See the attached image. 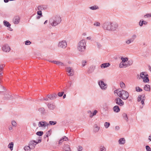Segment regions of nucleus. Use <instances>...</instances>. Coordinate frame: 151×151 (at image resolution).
Here are the masks:
<instances>
[{"instance_id": "obj_1", "label": "nucleus", "mask_w": 151, "mask_h": 151, "mask_svg": "<svg viewBox=\"0 0 151 151\" xmlns=\"http://www.w3.org/2000/svg\"><path fill=\"white\" fill-rule=\"evenodd\" d=\"M114 93H116L120 98L124 100L127 99L129 96L128 92L124 90H121L120 89H118L115 90Z\"/></svg>"}, {"instance_id": "obj_2", "label": "nucleus", "mask_w": 151, "mask_h": 151, "mask_svg": "<svg viewBox=\"0 0 151 151\" xmlns=\"http://www.w3.org/2000/svg\"><path fill=\"white\" fill-rule=\"evenodd\" d=\"M61 21V17L59 16H56L55 17L50 18L49 23L53 26H55L59 24Z\"/></svg>"}, {"instance_id": "obj_3", "label": "nucleus", "mask_w": 151, "mask_h": 151, "mask_svg": "<svg viewBox=\"0 0 151 151\" xmlns=\"http://www.w3.org/2000/svg\"><path fill=\"white\" fill-rule=\"evenodd\" d=\"M86 42L85 40H81L78 43L77 46L78 50L81 52H84L86 49Z\"/></svg>"}, {"instance_id": "obj_4", "label": "nucleus", "mask_w": 151, "mask_h": 151, "mask_svg": "<svg viewBox=\"0 0 151 151\" xmlns=\"http://www.w3.org/2000/svg\"><path fill=\"white\" fill-rule=\"evenodd\" d=\"M140 78L142 79L144 82H148L149 81L148 75L146 72H143L140 73L139 79Z\"/></svg>"}, {"instance_id": "obj_5", "label": "nucleus", "mask_w": 151, "mask_h": 151, "mask_svg": "<svg viewBox=\"0 0 151 151\" xmlns=\"http://www.w3.org/2000/svg\"><path fill=\"white\" fill-rule=\"evenodd\" d=\"M111 22H106L104 23L103 24L102 27L104 30H110Z\"/></svg>"}, {"instance_id": "obj_6", "label": "nucleus", "mask_w": 151, "mask_h": 151, "mask_svg": "<svg viewBox=\"0 0 151 151\" xmlns=\"http://www.w3.org/2000/svg\"><path fill=\"white\" fill-rule=\"evenodd\" d=\"M66 71L68 73V76H72L74 75V71L73 68L71 67H68L65 68Z\"/></svg>"}, {"instance_id": "obj_7", "label": "nucleus", "mask_w": 151, "mask_h": 151, "mask_svg": "<svg viewBox=\"0 0 151 151\" xmlns=\"http://www.w3.org/2000/svg\"><path fill=\"white\" fill-rule=\"evenodd\" d=\"M58 46L59 48L64 49L67 46V42L65 40L61 41L59 42Z\"/></svg>"}, {"instance_id": "obj_8", "label": "nucleus", "mask_w": 151, "mask_h": 151, "mask_svg": "<svg viewBox=\"0 0 151 151\" xmlns=\"http://www.w3.org/2000/svg\"><path fill=\"white\" fill-rule=\"evenodd\" d=\"M118 25L117 23L115 22H111L110 31H114L117 29Z\"/></svg>"}, {"instance_id": "obj_9", "label": "nucleus", "mask_w": 151, "mask_h": 151, "mask_svg": "<svg viewBox=\"0 0 151 151\" xmlns=\"http://www.w3.org/2000/svg\"><path fill=\"white\" fill-rule=\"evenodd\" d=\"M145 99V95H139L137 101L139 102H141L142 105L145 104L144 101Z\"/></svg>"}, {"instance_id": "obj_10", "label": "nucleus", "mask_w": 151, "mask_h": 151, "mask_svg": "<svg viewBox=\"0 0 151 151\" xmlns=\"http://www.w3.org/2000/svg\"><path fill=\"white\" fill-rule=\"evenodd\" d=\"M2 49L3 51L5 52H9L11 50L10 47L7 44H6L3 45Z\"/></svg>"}, {"instance_id": "obj_11", "label": "nucleus", "mask_w": 151, "mask_h": 151, "mask_svg": "<svg viewBox=\"0 0 151 151\" xmlns=\"http://www.w3.org/2000/svg\"><path fill=\"white\" fill-rule=\"evenodd\" d=\"M49 125V124L45 121H40L39 122L38 126L39 127H45Z\"/></svg>"}, {"instance_id": "obj_12", "label": "nucleus", "mask_w": 151, "mask_h": 151, "mask_svg": "<svg viewBox=\"0 0 151 151\" xmlns=\"http://www.w3.org/2000/svg\"><path fill=\"white\" fill-rule=\"evenodd\" d=\"M116 103L120 106H123L124 105V102L120 98H117L115 99Z\"/></svg>"}, {"instance_id": "obj_13", "label": "nucleus", "mask_w": 151, "mask_h": 151, "mask_svg": "<svg viewBox=\"0 0 151 151\" xmlns=\"http://www.w3.org/2000/svg\"><path fill=\"white\" fill-rule=\"evenodd\" d=\"M100 129V127L99 125H98L97 124H95L93 127V131L95 133L98 132Z\"/></svg>"}, {"instance_id": "obj_14", "label": "nucleus", "mask_w": 151, "mask_h": 151, "mask_svg": "<svg viewBox=\"0 0 151 151\" xmlns=\"http://www.w3.org/2000/svg\"><path fill=\"white\" fill-rule=\"evenodd\" d=\"M38 143L35 140L31 141L29 143V145L31 147L32 149L34 148L36 145Z\"/></svg>"}, {"instance_id": "obj_15", "label": "nucleus", "mask_w": 151, "mask_h": 151, "mask_svg": "<svg viewBox=\"0 0 151 151\" xmlns=\"http://www.w3.org/2000/svg\"><path fill=\"white\" fill-rule=\"evenodd\" d=\"M20 19V18L19 16H16L14 18L13 21L15 24H17L19 22Z\"/></svg>"}, {"instance_id": "obj_16", "label": "nucleus", "mask_w": 151, "mask_h": 151, "mask_svg": "<svg viewBox=\"0 0 151 151\" xmlns=\"http://www.w3.org/2000/svg\"><path fill=\"white\" fill-rule=\"evenodd\" d=\"M37 8L38 10L42 11V10L46 9L47 8V6L43 5H40L37 6Z\"/></svg>"}, {"instance_id": "obj_17", "label": "nucleus", "mask_w": 151, "mask_h": 151, "mask_svg": "<svg viewBox=\"0 0 151 151\" xmlns=\"http://www.w3.org/2000/svg\"><path fill=\"white\" fill-rule=\"evenodd\" d=\"M125 139L124 138H120L118 141L119 144L120 145H124L125 143Z\"/></svg>"}, {"instance_id": "obj_18", "label": "nucleus", "mask_w": 151, "mask_h": 151, "mask_svg": "<svg viewBox=\"0 0 151 151\" xmlns=\"http://www.w3.org/2000/svg\"><path fill=\"white\" fill-rule=\"evenodd\" d=\"M47 106L49 109L50 110H53L55 108V105L49 103L47 104Z\"/></svg>"}, {"instance_id": "obj_19", "label": "nucleus", "mask_w": 151, "mask_h": 151, "mask_svg": "<svg viewBox=\"0 0 151 151\" xmlns=\"http://www.w3.org/2000/svg\"><path fill=\"white\" fill-rule=\"evenodd\" d=\"M57 95L56 94H54L52 95H48L47 97L51 100H53L56 98Z\"/></svg>"}, {"instance_id": "obj_20", "label": "nucleus", "mask_w": 151, "mask_h": 151, "mask_svg": "<svg viewBox=\"0 0 151 151\" xmlns=\"http://www.w3.org/2000/svg\"><path fill=\"white\" fill-rule=\"evenodd\" d=\"M110 65L109 63H105L102 64L101 65V68H105L109 67Z\"/></svg>"}, {"instance_id": "obj_21", "label": "nucleus", "mask_w": 151, "mask_h": 151, "mask_svg": "<svg viewBox=\"0 0 151 151\" xmlns=\"http://www.w3.org/2000/svg\"><path fill=\"white\" fill-rule=\"evenodd\" d=\"M114 111L116 113H118L120 111V109L117 106H115L113 108Z\"/></svg>"}, {"instance_id": "obj_22", "label": "nucleus", "mask_w": 151, "mask_h": 151, "mask_svg": "<svg viewBox=\"0 0 151 151\" xmlns=\"http://www.w3.org/2000/svg\"><path fill=\"white\" fill-rule=\"evenodd\" d=\"M144 89L146 91H150L151 89L150 86H145Z\"/></svg>"}, {"instance_id": "obj_23", "label": "nucleus", "mask_w": 151, "mask_h": 151, "mask_svg": "<svg viewBox=\"0 0 151 151\" xmlns=\"http://www.w3.org/2000/svg\"><path fill=\"white\" fill-rule=\"evenodd\" d=\"M14 146V143L11 142L9 143L8 145V147L11 150H12L13 149V147Z\"/></svg>"}, {"instance_id": "obj_24", "label": "nucleus", "mask_w": 151, "mask_h": 151, "mask_svg": "<svg viewBox=\"0 0 151 151\" xmlns=\"http://www.w3.org/2000/svg\"><path fill=\"white\" fill-rule=\"evenodd\" d=\"M104 126L106 129H107L110 126V124L109 122H106L104 123Z\"/></svg>"}, {"instance_id": "obj_25", "label": "nucleus", "mask_w": 151, "mask_h": 151, "mask_svg": "<svg viewBox=\"0 0 151 151\" xmlns=\"http://www.w3.org/2000/svg\"><path fill=\"white\" fill-rule=\"evenodd\" d=\"M4 25L7 27H10L11 26L10 24L8 22L6 21H4L3 22Z\"/></svg>"}, {"instance_id": "obj_26", "label": "nucleus", "mask_w": 151, "mask_h": 151, "mask_svg": "<svg viewBox=\"0 0 151 151\" xmlns=\"http://www.w3.org/2000/svg\"><path fill=\"white\" fill-rule=\"evenodd\" d=\"M122 116L123 118L127 122L128 120V119L127 116V115L125 113H123L122 114Z\"/></svg>"}, {"instance_id": "obj_27", "label": "nucleus", "mask_w": 151, "mask_h": 151, "mask_svg": "<svg viewBox=\"0 0 151 151\" xmlns=\"http://www.w3.org/2000/svg\"><path fill=\"white\" fill-rule=\"evenodd\" d=\"M106 148L103 146H101L99 148V151H106Z\"/></svg>"}, {"instance_id": "obj_28", "label": "nucleus", "mask_w": 151, "mask_h": 151, "mask_svg": "<svg viewBox=\"0 0 151 151\" xmlns=\"http://www.w3.org/2000/svg\"><path fill=\"white\" fill-rule=\"evenodd\" d=\"M98 111L97 110H95L93 113H91L90 115V117H92L93 116L95 115L97 113Z\"/></svg>"}, {"instance_id": "obj_29", "label": "nucleus", "mask_w": 151, "mask_h": 151, "mask_svg": "<svg viewBox=\"0 0 151 151\" xmlns=\"http://www.w3.org/2000/svg\"><path fill=\"white\" fill-rule=\"evenodd\" d=\"M127 64H126L123 63L121 62L119 64V67L120 68H122L125 66H126L125 67H126L127 66Z\"/></svg>"}, {"instance_id": "obj_30", "label": "nucleus", "mask_w": 151, "mask_h": 151, "mask_svg": "<svg viewBox=\"0 0 151 151\" xmlns=\"http://www.w3.org/2000/svg\"><path fill=\"white\" fill-rule=\"evenodd\" d=\"M31 148L29 146H26L24 147V149L25 151H30V149Z\"/></svg>"}, {"instance_id": "obj_31", "label": "nucleus", "mask_w": 151, "mask_h": 151, "mask_svg": "<svg viewBox=\"0 0 151 151\" xmlns=\"http://www.w3.org/2000/svg\"><path fill=\"white\" fill-rule=\"evenodd\" d=\"M134 41L131 39H130L126 41V43L128 45L130 44V43L133 42Z\"/></svg>"}, {"instance_id": "obj_32", "label": "nucleus", "mask_w": 151, "mask_h": 151, "mask_svg": "<svg viewBox=\"0 0 151 151\" xmlns=\"http://www.w3.org/2000/svg\"><path fill=\"white\" fill-rule=\"evenodd\" d=\"M121 59L122 60V63H125L128 60V58H124L123 57L121 58Z\"/></svg>"}, {"instance_id": "obj_33", "label": "nucleus", "mask_w": 151, "mask_h": 151, "mask_svg": "<svg viewBox=\"0 0 151 151\" xmlns=\"http://www.w3.org/2000/svg\"><path fill=\"white\" fill-rule=\"evenodd\" d=\"M36 134L39 136H41L43 134V132L42 131H38L37 132Z\"/></svg>"}, {"instance_id": "obj_34", "label": "nucleus", "mask_w": 151, "mask_h": 151, "mask_svg": "<svg viewBox=\"0 0 151 151\" xmlns=\"http://www.w3.org/2000/svg\"><path fill=\"white\" fill-rule=\"evenodd\" d=\"M90 8L93 10H95L96 9H98L99 7L98 6H91L90 7Z\"/></svg>"}, {"instance_id": "obj_35", "label": "nucleus", "mask_w": 151, "mask_h": 151, "mask_svg": "<svg viewBox=\"0 0 151 151\" xmlns=\"http://www.w3.org/2000/svg\"><path fill=\"white\" fill-rule=\"evenodd\" d=\"M55 63H57L56 64L58 65H60V66H64V64L60 62L57 61V62H55Z\"/></svg>"}, {"instance_id": "obj_36", "label": "nucleus", "mask_w": 151, "mask_h": 151, "mask_svg": "<svg viewBox=\"0 0 151 151\" xmlns=\"http://www.w3.org/2000/svg\"><path fill=\"white\" fill-rule=\"evenodd\" d=\"M12 125L14 127H15L17 126V123L16 122L14 121L13 120L12 121Z\"/></svg>"}, {"instance_id": "obj_37", "label": "nucleus", "mask_w": 151, "mask_h": 151, "mask_svg": "<svg viewBox=\"0 0 151 151\" xmlns=\"http://www.w3.org/2000/svg\"><path fill=\"white\" fill-rule=\"evenodd\" d=\"M100 88L103 90H105L107 88L106 86H99Z\"/></svg>"}, {"instance_id": "obj_38", "label": "nucleus", "mask_w": 151, "mask_h": 151, "mask_svg": "<svg viewBox=\"0 0 151 151\" xmlns=\"http://www.w3.org/2000/svg\"><path fill=\"white\" fill-rule=\"evenodd\" d=\"M93 25L96 27H99L100 26V23L99 22H96L93 24Z\"/></svg>"}, {"instance_id": "obj_39", "label": "nucleus", "mask_w": 151, "mask_h": 151, "mask_svg": "<svg viewBox=\"0 0 151 151\" xmlns=\"http://www.w3.org/2000/svg\"><path fill=\"white\" fill-rule=\"evenodd\" d=\"M57 122L55 121H50L49 124L51 125H54L56 124Z\"/></svg>"}, {"instance_id": "obj_40", "label": "nucleus", "mask_w": 151, "mask_h": 151, "mask_svg": "<svg viewBox=\"0 0 151 151\" xmlns=\"http://www.w3.org/2000/svg\"><path fill=\"white\" fill-rule=\"evenodd\" d=\"M136 91L137 92L141 91H142V89L140 88L139 87H137L136 88Z\"/></svg>"}, {"instance_id": "obj_41", "label": "nucleus", "mask_w": 151, "mask_h": 151, "mask_svg": "<svg viewBox=\"0 0 151 151\" xmlns=\"http://www.w3.org/2000/svg\"><path fill=\"white\" fill-rule=\"evenodd\" d=\"M99 85H106L102 81H100L98 83Z\"/></svg>"}, {"instance_id": "obj_42", "label": "nucleus", "mask_w": 151, "mask_h": 151, "mask_svg": "<svg viewBox=\"0 0 151 151\" xmlns=\"http://www.w3.org/2000/svg\"><path fill=\"white\" fill-rule=\"evenodd\" d=\"M146 149L147 151H151V149L150 147L148 145L146 146Z\"/></svg>"}, {"instance_id": "obj_43", "label": "nucleus", "mask_w": 151, "mask_h": 151, "mask_svg": "<svg viewBox=\"0 0 151 151\" xmlns=\"http://www.w3.org/2000/svg\"><path fill=\"white\" fill-rule=\"evenodd\" d=\"M37 14L38 15L40 16L41 17H42V13L41 11L38 10L37 12Z\"/></svg>"}, {"instance_id": "obj_44", "label": "nucleus", "mask_w": 151, "mask_h": 151, "mask_svg": "<svg viewBox=\"0 0 151 151\" xmlns=\"http://www.w3.org/2000/svg\"><path fill=\"white\" fill-rule=\"evenodd\" d=\"M63 140L65 141H67L68 140V139L67 137L65 136H63L62 138Z\"/></svg>"}, {"instance_id": "obj_45", "label": "nucleus", "mask_w": 151, "mask_h": 151, "mask_svg": "<svg viewBox=\"0 0 151 151\" xmlns=\"http://www.w3.org/2000/svg\"><path fill=\"white\" fill-rule=\"evenodd\" d=\"M64 93V92H59L58 94V96L60 97H61L63 95Z\"/></svg>"}, {"instance_id": "obj_46", "label": "nucleus", "mask_w": 151, "mask_h": 151, "mask_svg": "<svg viewBox=\"0 0 151 151\" xmlns=\"http://www.w3.org/2000/svg\"><path fill=\"white\" fill-rule=\"evenodd\" d=\"M137 37V36L135 35H133L131 38L133 41Z\"/></svg>"}, {"instance_id": "obj_47", "label": "nucleus", "mask_w": 151, "mask_h": 151, "mask_svg": "<svg viewBox=\"0 0 151 151\" xmlns=\"http://www.w3.org/2000/svg\"><path fill=\"white\" fill-rule=\"evenodd\" d=\"M104 109H108V106L107 104L106 103H104Z\"/></svg>"}, {"instance_id": "obj_48", "label": "nucleus", "mask_w": 151, "mask_h": 151, "mask_svg": "<svg viewBox=\"0 0 151 151\" xmlns=\"http://www.w3.org/2000/svg\"><path fill=\"white\" fill-rule=\"evenodd\" d=\"M31 43V42L29 40H27L25 42V44L26 45H30Z\"/></svg>"}, {"instance_id": "obj_49", "label": "nucleus", "mask_w": 151, "mask_h": 151, "mask_svg": "<svg viewBox=\"0 0 151 151\" xmlns=\"http://www.w3.org/2000/svg\"><path fill=\"white\" fill-rule=\"evenodd\" d=\"M83 149V147L81 146H78V151H81Z\"/></svg>"}, {"instance_id": "obj_50", "label": "nucleus", "mask_w": 151, "mask_h": 151, "mask_svg": "<svg viewBox=\"0 0 151 151\" xmlns=\"http://www.w3.org/2000/svg\"><path fill=\"white\" fill-rule=\"evenodd\" d=\"M120 129V127L119 126H117L115 127V130L116 131H118Z\"/></svg>"}, {"instance_id": "obj_51", "label": "nucleus", "mask_w": 151, "mask_h": 151, "mask_svg": "<svg viewBox=\"0 0 151 151\" xmlns=\"http://www.w3.org/2000/svg\"><path fill=\"white\" fill-rule=\"evenodd\" d=\"M144 17L145 18H147L148 17H151L150 16V14L149 13V14H146L145 15Z\"/></svg>"}, {"instance_id": "obj_52", "label": "nucleus", "mask_w": 151, "mask_h": 151, "mask_svg": "<svg viewBox=\"0 0 151 151\" xmlns=\"http://www.w3.org/2000/svg\"><path fill=\"white\" fill-rule=\"evenodd\" d=\"M86 62L85 60H83L82 62V66H84L86 64Z\"/></svg>"}, {"instance_id": "obj_53", "label": "nucleus", "mask_w": 151, "mask_h": 151, "mask_svg": "<svg viewBox=\"0 0 151 151\" xmlns=\"http://www.w3.org/2000/svg\"><path fill=\"white\" fill-rule=\"evenodd\" d=\"M96 44H97V46L99 48H100L101 47V44L97 42L96 43Z\"/></svg>"}, {"instance_id": "obj_54", "label": "nucleus", "mask_w": 151, "mask_h": 151, "mask_svg": "<svg viewBox=\"0 0 151 151\" xmlns=\"http://www.w3.org/2000/svg\"><path fill=\"white\" fill-rule=\"evenodd\" d=\"M142 20H141L139 23V25L141 27L143 25L142 22Z\"/></svg>"}, {"instance_id": "obj_55", "label": "nucleus", "mask_w": 151, "mask_h": 151, "mask_svg": "<svg viewBox=\"0 0 151 151\" xmlns=\"http://www.w3.org/2000/svg\"><path fill=\"white\" fill-rule=\"evenodd\" d=\"M128 63L129 65H132L133 63V61L129 60L128 61Z\"/></svg>"}, {"instance_id": "obj_56", "label": "nucleus", "mask_w": 151, "mask_h": 151, "mask_svg": "<svg viewBox=\"0 0 151 151\" xmlns=\"http://www.w3.org/2000/svg\"><path fill=\"white\" fill-rule=\"evenodd\" d=\"M3 66L2 65H0V72L2 71L3 69Z\"/></svg>"}, {"instance_id": "obj_57", "label": "nucleus", "mask_w": 151, "mask_h": 151, "mask_svg": "<svg viewBox=\"0 0 151 151\" xmlns=\"http://www.w3.org/2000/svg\"><path fill=\"white\" fill-rule=\"evenodd\" d=\"M142 22L143 24H144L145 25H146L147 23V22H146V21H143V20L142 21Z\"/></svg>"}, {"instance_id": "obj_58", "label": "nucleus", "mask_w": 151, "mask_h": 151, "mask_svg": "<svg viewBox=\"0 0 151 151\" xmlns=\"http://www.w3.org/2000/svg\"><path fill=\"white\" fill-rule=\"evenodd\" d=\"M63 139L62 138L59 141V144H61L62 142H63Z\"/></svg>"}, {"instance_id": "obj_59", "label": "nucleus", "mask_w": 151, "mask_h": 151, "mask_svg": "<svg viewBox=\"0 0 151 151\" xmlns=\"http://www.w3.org/2000/svg\"><path fill=\"white\" fill-rule=\"evenodd\" d=\"M148 139L150 141H151V134L149 136Z\"/></svg>"}, {"instance_id": "obj_60", "label": "nucleus", "mask_w": 151, "mask_h": 151, "mask_svg": "<svg viewBox=\"0 0 151 151\" xmlns=\"http://www.w3.org/2000/svg\"><path fill=\"white\" fill-rule=\"evenodd\" d=\"M67 150H65L66 151H69L70 150V149L69 146L67 145Z\"/></svg>"}, {"instance_id": "obj_61", "label": "nucleus", "mask_w": 151, "mask_h": 151, "mask_svg": "<svg viewBox=\"0 0 151 151\" xmlns=\"http://www.w3.org/2000/svg\"><path fill=\"white\" fill-rule=\"evenodd\" d=\"M9 130H11L13 129V128L12 127L10 126L9 127Z\"/></svg>"}, {"instance_id": "obj_62", "label": "nucleus", "mask_w": 151, "mask_h": 151, "mask_svg": "<svg viewBox=\"0 0 151 151\" xmlns=\"http://www.w3.org/2000/svg\"><path fill=\"white\" fill-rule=\"evenodd\" d=\"M120 85H125V84L122 82H121L120 83Z\"/></svg>"}, {"instance_id": "obj_63", "label": "nucleus", "mask_w": 151, "mask_h": 151, "mask_svg": "<svg viewBox=\"0 0 151 151\" xmlns=\"http://www.w3.org/2000/svg\"><path fill=\"white\" fill-rule=\"evenodd\" d=\"M48 97H46L45 98H43V99L45 101H48Z\"/></svg>"}, {"instance_id": "obj_64", "label": "nucleus", "mask_w": 151, "mask_h": 151, "mask_svg": "<svg viewBox=\"0 0 151 151\" xmlns=\"http://www.w3.org/2000/svg\"><path fill=\"white\" fill-rule=\"evenodd\" d=\"M91 37H87V39L88 40H91Z\"/></svg>"}]
</instances>
